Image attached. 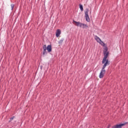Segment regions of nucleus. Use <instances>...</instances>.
I'll use <instances>...</instances> for the list:
<instances>
[{"label": "nucleus", "mask_w": 128, "mask_h": 128, "mask_svg": "<svg viewBox=\"0 0 128 128\" xmlns=\"http://www.w3.org/2000/svg\"><path fill=\"white\" fill-rule=\"evenodd\" d=\"M60 34H61L60 30L58 29L56 31V38H58V36H60Z\"/></svg>", "instance_id": "0eeeda50"}, {"label": "nucleus", "mask_w": 128, "mask_h": 128, "mask_svg": "<svg viewBox=\"0 0 128 128\" xmlns=\"http://www.w3.org/2000/svg\"><path fill=\"white\" fill-rule=\"evenodd\" d=\"M88 8H86V10L84 12V14L86 22H90V16H88Z\"/></svg>", "instance_id": "20e7f679"}, {"label": "nucleus", "mask_w": 128, "mask_h": 128, "mask_svg": "<svg viewBox=\"0 0 128 128\" xmlns=\"http://www.w3.org/2000/svg\"><path fill=\"white\" fill-rule=\"evenodd\" d=\"M102 64H104L102 66L99 75L100 78H102L104 76V74H106V70H104V68H106V66H110V60H108V59H106V60H104V59H103L102 60Z\"/></svg>", "instance_id": "f257e3e1"}, {"label": "nucleus", "mask_w": 128, "mask_h": 128, "mask_svg": "<svg viewBox=\"0 0 128 128\" xmlns=\"http://www.w3.org/2000/svg\"><path fill=\"white\" fill-rule=\"evenodd\" d=\"M64 38H62L60 40L59 42H58V44L62 46V42H64Z\"/></svg>", "instance_id": "1a4fd4ad"}, {"label": "nucleus", "mask_w": 128, "mask_h": 128, "mask_svg": "<svg viewBox=\"0 0 128 128\" xmlns=\"http://www.w3.org/2000/svg\"><path fill=\"white\" fill-rule=\"evenodd\" d=\"M128 124V122H126L120 124H116V125L113 126L112 127V128H122V126H126V124Z\"/></svg>", "instance_id": "7ed1b4c3"}, {"label": "nucleus", "mask_w": 128, "mask_h": 128, "mask_svg": "<svg viewBox=\"0 0 128 128\" xmlns=\"http://www.w3.org/2000/svg\"><path fill=\"white\" fill-rule=\"evenodd\" d=\"M110 128V124H108L107 128Z\"/></svg>", "instance_id": "f3484780"}, {"label": "nucleus", "mask_w": 128, "mask_h": 128, "mask_svg": "<svg viewBox=\"0 0 128 128\" xmlns=\"http://www.w3.org/2000/svg\"><path fill=\"white\" fill-rule=\"evenodd\" d=\"M46 49L48 52H52V44L48 45L47 47H46Z\"/></svg>", "instance_id": "423d86ee"}, {"label": "nucleus", "mask_w": 128, "mask_h": 128, "mask_svg": "<svg viewBox=\"0 0 128 128\" xmlns=\"http://www.w3.org/2000/svg\"><path fill=\"white\" fill-rule=\"evenodd\" d=\"M82 26H83L82 28H88V26L86 24H84V25H82Z\"/></svg>", "instance_id": "f8f14e48"}, {"label": "nucleus", "mask_w": 128, "mask_h": 128, "mask_svg": "<svg viewBox=\"0 0 128 128\" xmlns=\"http://www.w3.org/2000/svg\"><path fill=\"white\" fill-rule=\"evenodd\" d=\"M14 118H16V116H13L12 117L10 118V120L8 121V122H10L12 120H14Z\"/></svg>", "instance_id": "ddd939ff"}, {"label": "nucleus", "mask_w": 128, "mask_h": 128, "mask_svg": "<svg viewBox=\"0 0 128 128\" xmlns=\"http://www.w3.org/2000/svg\"><path fill=\"white\" fill-rule=\"evenodd\" d=\"M79 8L81 12H84V6L82 4H79Z\"/></svg>", "instance_id": "9b49d317"}, {"label": "nucleus", "mask_w": 128, "mask_h": 128, "mask_svg": "<svg viewBox=\"0 0 128 128\" xmlns=\"http://www.w3.org/2000/svg\"><path fill=\"white\" fill-rule=\"evenodd\" d=\"M95 40H96L98 42H99L102 40L100 38V37L98 36H95Z\"/></svg>", "instance_id": "9d476101"}, {"label": "nucleus", "mask_w": 128, "mask_h": 128, "mask_svg": "<svg viewBox=\"0 0 128 128\" xmlns=\"http://www.w3.org/2000/svg\"><path fill=\"white\" fill-rule=\"evenodd\" d=\"M102 46H104V48H106V44H104V42L102 44Z\"/></svg>", "instance_id": "dca6fc26"}, {"label": "nucleus", "mask_w": 128, "mask_h": 128, "mask_svg": "<svg viewBox=\"0 0 128 128\" xmlns=\"http://www.w3.org/2000/svg\"><path fill=\"white\" fill-rule=\"evenodd\" d=\"M43 54H46L48 52H46V45L43 46Z\"/></svg>", "instance_id": "6e6552de"}, {"label": "nucleus", "mask_w": 128, "mask_h": 128, "mask_svg": "<svg viewBox=\"0 0 128 128\" xmlns=\"http://www.w3.org/2000/svg\"><path fill=\"white\" fill-rule=\"evenodd\" d=\"M10 6H11L12 10H14V4H10Z\"/></svg>", "instance_id": "4468645a"}, {"label": "nucleus", "mask_w": 128, "mask_h": 128, "mask_svg": "<svg viewBox=\"0 0 128 128\" xmlns=\"http://www.w3.org/2000/svg\"><path fill=\"white\" fill-rule=\"evenodd\" d=\"M98 42L100 43V44H101V46H102V44H104V42L102 41V40H100V41Z\"/></svg>", "instance_id": "2eb2a0df"}, {"label": "nucleus", "mask_w": 128, "mask_h": 128, "mask_svg": "<svg viewBox=\"0 0 128 128\" xmlns=\"http://www.w3.org/2000/svg\"><path fill=\"white\" fill-rule=\"evenodd\" d=\"M73 22H74L75 24H76V26H80V28H82V26H84V24H82V23H80V22H76L74 20H73Z\"/></svg>", "instance_id": "39448f33"}, {"label": "nucleus", "mask_w": 128, "mask_h": 128, "mask_svg": "<svg viewBox=\"0 0 128 128\" xmlns=\"http://www.w3.org/2000/svg\"><path fill=\"white\" fill-rule=\"evenodd\" d=\"M108 46H105V48H104L103 50V54L104 56L103 60H108V54H110V52H108Z\"/></svg>", "instance_id": "f03ea898"}]
</instances>
